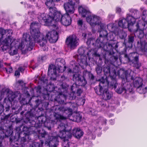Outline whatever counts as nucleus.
<instances>
[{"label":"nucleus","mask_w":147,"mask_h":147,"mask_svg":"<svg viewBox=\"0 0 147 147\" xmlns=\"http://www.w3.org/2000/svg\"><path fill=\"white\" fill-rule=\"evenodd\" d=\"M113 74L112 75L110 73V78L111 80L110 86L112 88H114L117 93L121 94L123 92L128 94L134 93L132 87L129 82H125V80H122L121 84H119L117 83L116 79L117 76L116 71H114Z\"/></svg>","instance_id":"f257e3e1"},{"label":"nucleus","mask_w":147,"mask_h":147,"mask_svg":"<svg viewBox=\"0 0 147 147\" xmlns=\"http://www.w3.org/2000/svg\"><path fill=\"white\" fill-rule=\"evenodd\" d=\"M37 40H34L31 36L27 34H24L23 35V41L21 42L19 47L18 48L21 50L25 49V51H30L33 49L35 43L36 42L39 43L40 46L44 47L47 43L46 39L42 40L40 38L36 39Z\"/></svg>","instance_id":"f03ea898"},{"label":"nucleus","mask_w":147,"mask_h":147,"mask_svg":"<svg viewBox=\"0 0 147 147\" xmlns=\"http://www.w3.org/2000/svg\"><path fill=\"white\" fill-rule=\"evenodd\" d=\"M69 86L65 83H63L60 86L59 88V94L56 98V100L58 102L63 103L64 102L67 97H69V98L70 100H72L75 99L76 96L75 93L74 92V88H75L73 85L71 86V89L72 92L69 94H68L67 90L68 89Z\"/></svg>","instance_id":"7ed1b4c3"},{"label":"nucleus","mask_w":147,"mask_h":147,"mask_svg":"<svg viewBox=\"0 0 147 147\" xmlns=\"http://www.w3.org/2000/svg\"><path fill=\"white\" fill-rule=\"evenodd\" d=\"M62 16L60 12L57 11L55 9H51L49 15L43 13L39 16L38 19L40 23L44 22L46 24H49L54 21H61Z\"/></svg>","instance_id":"20e7f679"},{"label":"nucleus","mask_w":147,"mask_h":147,"mask_svg":"<svg viewBox=\"0 0 147 147\" xmlns=\"http://www.w3.org/2000/svg\"><path fill=\"white\" fill-rule=\"evenodd\" d=\"M12 34V31L11 30L8 29L7 30H4L2 28H0V34L1 37L6 35L7 37L5 38L2 42L3 46L1 47V49L3 51H6L11 46H13L15 44V40L12 39L11 35Z\"/></svg>","instance_id":"39448f33"},{"label":"nucleus","mask_w":147,"mask_h":147,"mask_svg":"<svg viewBox=\"0 0 147 147\" xmlns=\"http://www.w3.org/2000/svg\"><path fill=\"white\" fill-rule=\"evenodd\" d=\"M78 11L82 17H87V21L92 26L101 24V19L100 17L95 15H90L91 13L89 10H87L82 6L78 8Z\"/></svg>","instance_id":"423d86ee"},{"label":"nucleus","mask_w":147,"mask_h":147,"mask_svg":"<svg viewBox=\"0 0 147 147\" xmlns=\"http://www.w3.org/2000/svg\"><path fill=\"white\" fill-rule=\"evenodd\" d=\"M135 35L140 39V40L137 42V46L139 48L140 51L145 55H147V42L143 40L142 39L144 36V33L142 30H136L135 32Z\"/></svg>","instance_id":"0eeeda50"},{"label":"nucleus","mask_w":147,"mask_h":147,"mask_svg":"<svg viewBox=\"0 0 147 147\" xmlns=\"http://www.w3.org/2000/svg\"><path fill=\"white\" fill-rule=\"evenodd\" d=\"M98 81L100 82L98 86L99 88L96 87L94 88V89L98 95L101 96L104 93V91H107L109 81L108 80L107 77L106 76L102 77L101 78L98 80Z\"/></svg>","instance_id":"6e6552de"},{"label":"nucleus","mask_w":147,"mask_h":147,"mask_svg":"<svg viewBox=\"0 0 147 147\" xmlns=\"http://www.w3.org/2000/svg\"><path fill=\"white\" fill-rule=\"evenodd\" d=\"M124 57L136 69H139L141 66V63L139 62L138 55L136 53H131L129 55L125 54Z\"/></svg>","instance_id":"1a4fd4ad"},{"label":"nucleus","mask_w":147,"mask_h":147,"mask_svg":"<svg viewBox=\"0 0 147 147\" xmlns=\"http://www.w3.org/2000/svg\"><path fill=\"white\" fill-rule=\"evenodd\" d=\"M40 26V24L36 22H34L31 23L30 26V34L32 38L34 40H37L36 39L40 38L42 40L44 38V36L41 35L39 29ZM38 41V40H37Z\"/></svg>","instance_id":"9d476101"},{"label":"nucleus","mask_w":147,"mask_h":147,"mask_svg":"<svg viewBox=\"0 0 147 147\" xmlns=\"http://www.w3.org/2000/svg\"><path fill=\"white\" fill-rule=\"evenodd\" d=\"M67 106H61L57 108L58 113L61 112L70 115L72 114L73 111H76L77 108V104L75 103L70 102L67 104Z\"/></svg>","instance_id":"9b49d317"},{"label":"nucleus","mask_w":147,"mask_h":147,"mask_svg":"<svg viewBox=\"0 0 147 147\" xmlns=\"http://www.w3.org/2000/svg\"><path fill=\"white\" fill-rule=\"evenodd\" d=\"M79 40L75 35L70 36L66 40V43L68 47L71 49H74L78 45Z\"/></svg>","instance_id":"f8f14e48"},{"label":"nucleus","mask_w":147,"mask_h":147,"mask_svg":"<svg viewBox=\"0 0 147 147\" xmlns=\"http://www.w3.org/2000/svg\"><path fill=\"white\" fill-rule=\"evenodd\" d=\"M59 129V137L61 139L71 138L72 136V134L69 131H65V124L61 123L58 127Z\"/></svg>","instance_id":"ddd939ff"},{"label":"nucleus","mask_w":147,"mask_h":147,"mask_svg":"<svg viewBox=\"0 0 147 147\" xmlns=\"http://www.w3.org/2000/svg\"><path fill=\"white\" fill-rule=\"evenodd\" d=\"M127 20L124 18H120L118 22L119 26L123 28H128L134 24L135 20L131 16H127Z\"/></svg>","instance_id":"4468645a"},{"label":"nucleus","mask_w":147,"mask_h":147,"mask_svg":"<svg viewBox=\"0 0 147 147\" xmlns=\"http://www.w3.org/2000/svg\"><path fill=\"white\" fill-rule=\"evenodd\" d=\"M134 86L137 88L138 91L140 93H145L146 92L147 87L144 89L142 88L143 85L142 80L140 78H136L134 82Z\"/></svg>","instance_id":"2eb2a0df"},{"label":"nucleus","mask_w":147,"mask_h":147,"mask_svg":"<svg viewBox=\"0 0 147 147\" xmlns=\"http://www.w3.org/2000/svg\"><path fill=\"white\" fill-rule=\"evenodd\" d=\"M43 39H48L50 42H55L58 39V34L57 32L55 30L48 32L46 36H44Z\"/></svg>","instance_id":"dca6fc26"},{"label":"nucleus","mask_w":147,"mask_h":147,"mask_svg":"<svg viewBox=\"0 0 147 147\" xmlns=\"http://www.w3.org/2000/svg\"><path fill=\"white\" fill-rule=\"evenodd\" d=\"M117 74L122 79V80H125V82H128L131 80H132L134 79V78L130 74H128L127 71H125L121 69L118 71Z\"/></svg>","instance_id":"f3484780"},{"label":"nucleus","mask_w":147,"mask_h":147,"mask_svg":"<svg viewBox=\"0 0 147 147\" xmlns=\"http://www.w3.org/2000/svg\"><path fill=\"white\" fill-rule=\"evenodd\" d=\"M73 79L76 84L79 86H84L87 83V82L84 78L78 73L73 75Z\"/></svg>","instance_id":"a211bd4d"},{"label":"nucleus","mask_w":147,"mask_h":147,"mask_svg":"<svg viewBox=\"0 0 147 147\" xmlns=\"http://www.w3.org/2000/svg\"><path fill=\"white\" fill-rule=\"evenodd\" d=\"M68 0L69 1L68 2L64 4V8L66 12V13L70 14L74 12L75 3L74 1V0Z\"/></svg>","instance_id":"6ab92c4d"},{"label":"nucleus","mask_w":147,"mask_h":147,"mask_svg":"<svg viewBox=\"0 0 147 147\" xmlns=\"http://www.w3.org/2000/svg\"><path fill=\"white\" fill-rule=\"evenodd\" d=\"M65 63V61L63 59H58L56 60L55 67L59 72H62L65 70L66 67L64 66Z\"/></svg>","instance_id":"aec40b11"},{"label":"nucleus","mask_w":147,"mask_h":147,"mask_svg":"<svg viewBox=\"0 0 147 147\" xmlns=\"http://www.w3.org/2000/svg\"><path fill=\"white\" fill-rule=\"evenodd\" d=\"M47 142H48L51 147H57L59 145V141L58 136H50L47 139Z\"/></svg>","instance_id":"412c9836"},{"label":"nucleus","mask_w":147,"mask_h":147,"mask_svg":"<svg viewBox=\"0 0 147 147\" xmlns=\"http://www.w3.org/2000/svg\"><path fill=\"white\" fill-rule=\"evenodd\" d=\"M69 14L66 13L61 16V22L63 25L68 26L71 24V18L69 16Z\"/></svg>","instance_id":"4be33fe9"},{"label":"nucleus","mask_w":147,"mask_h":147,"mask_svg":"<svg viewBox=\"0 0 147 147\" xmlns=\"http://www.w3.org/2000/svg\"><path fill=\"white\" fill-rule=\"evenodd\" d=\"M146 20H142L138 21L136 25L137 30H143L146 29L147 25V23L146 22Z\"/></svg>","instance_id":"5701e85b"},{"label":"nucleus","mask_w":147,"mask_h":147,"mask_svg":"<svg viewBox=\"0 0 147 147\" xmlns=\"http://www.w3.org/2000/svg\"><path fill=\"white\" fill-rule=\"evenodd\" d=\"M56 68L55 65L51 64L49 67L48 74L51 77L56 75Z\"/></svg>","instance_id":"b1692460"},{"label":"nucleus","mask_w":147,"mask_h":147,"mask_svg":"<svg viewBox=\"0 0 147 147\" xmlns=\"http://www.w3.org/2000/svg\"><path fill=\"white\" fill-rule=\"evenodd\" d=\"M72 133L73 136L77 138H80L83 134V132L79 128H74L72 130Z\"/></svg>","instance_id":"393cba45"},{"label":"nucleus","mask_w":147,"mask_h":147,"mask_svg":"<svg viewBox=\"0 0 147 147\" xmlns=\"http://www.w3.org/2000/svg\"><path fill=\"white\" fill-rule=\"evenodd\" d=\"M131 13V16H131L134 19V23L136 22V19L140 18V14L139 11L136 10L131 9L130 11Z\"/></svg>","instance_id":"a878e982"},{"label":"nucleus","mask_w":147,"mask_h":147,"mask_svg":"<svg viewBox=\"0 0 147 147\" xmlns=\"http://www.w3.org/2000/svg\"><path fill=\"white\" fill-rule=\"evenodd\" d=\"M104 39L98 38L95 41L94 47L96 49H98L102 47L104 45L103 41Z\"/></svg>","instance_id":"bb28decb"},{"label":"nucleus","mask_w":147,"mask_h":147,"mask_svg":"<svg viewBox=\"0 0 147 147\" xmlns=\"http://www.w3.org/2000/svg\"><path fill=\"white\" fill-rule=\"evenodd\" d=\"M115 33L118 34L120 38L125 39L127 36L126 33L123 32L122 30H119L118 28H116L115 30Z\"/></svg>","instance_id":"cd10ccee"},{"label":"nucleus","mask_w":147,"mask_h":147,"mask_svg":"<svg viewBox=\"0 0 147 147\" xmlns=\"http://www.w3.org/2000/svg\"><path fill=\"white\" fill-rule=\"evenodd\" d=\"M136 38V36L134 34H131L128 36L127 43L129 44V47H132L133 43L134 42Z\"/></svg>","instance_id":"c85d7f7f"},{"label":"nucleus","mask_w":147,"mask_h":147,"mask_svg":"<svg viewBox=\"0 0 147 147\" xmlns=\"http://www.w3.org/2000/svg\"><path fill=\"white\" fill-rule=\"evenodd\" d=\"M5 92L6 93V94L10 100H13L16 97V95L9 89H6Z\"/></svg>","instance_id":"c756f323"},{"label":"nucleus","mask_w":147,"mask_h":147,"mask_svg":"<svg viewBox=\"0 0 147 147\" xmlns=\"http://www.w3.org/2000/svg\"><path fill=\"white\" fill-rule=\"evenodd\" d=\"M102 98L105 100H109L112 96V94L108 92V88H107V91H104V93L102 94Z\"/></svg>","instance_id":"7c9ffc66"},{"label":"nucleus","mask_w":147,"mask_h":147,"mask_svg":"<svg viewBox=\"0 0 147 147\" xmlns=\"http://www.w3.org/2000/svg\"><path fill=\"white\" fill-rule=\"evenodd\" d=\"M118 53L116 52H114L113 51L109 52V55L112 56L110 58V60L112 62H115L118 59Z\"/></svg>","instance_id":"2f4dec72"},{"label":"nucleus","mask_w":147,"mask_h":147,"mask_svg":"<svg viewBox=\"0 0 147 147\" xmlns=\"http://www.w3.org/2000/svg\"><path fill=\"white\" fill-rule=\"evenodd\" d=\"M54 1L53 0H46V2L45 3L46 5L49 8V12H50V9H55V8L54 7H53L55 6V4L54 3Z\"/></svg>","instance_id":"473e14b6"},{"label":"nucleus","mask_w":147,"mask_h":147,"mask_svg":"<svg viewBox=\"0 0 147 147\" xmlns=\"http://www.w3.org/2000/svg\"><path fill=\"white\" fill-rule=\"evenodd\" d=\"M113 45L109 43L108 45H105L104 44L103 46H102L103 49L104 50L109 53V52L113 51Z\"/></svg>","instance_id":"72a5a7b5"},{"label":"nucleus","mask_w":147,"mask_h":147,"mask_svg":"<svg viewBox=\"0 0 147 147\" xmlns=\"http://www.w3.org/2000/svg\"><path fill=\"white\" fill-rule=\"evenodd\" d=\"M35 129V127H34L31 126L29 127L28 133H24V134H25V138L26 139L28 138L29 139V135L33 133Z\"/></svg>","instance_id":"f704fd0d"},{"label":"nucleus","mask_w":147,"mask_h":147,"mask_svg":"<svg viewBox=\"0 0 147 147\" xmlns=\"http://www.w3.org/2000/svg\"><path fill=\"white\" fill-rule=\"evenodd\" d=\"M99 33L100 35L99 38L104 40L107 38L108 34L107 31L106 30H100Z\"/></svg>","instance_id":"c9c22d12"},{"label":"nucleus","mask_w":147,"mask_h":147,"mask_svg":"<svg viewBox=\"0 0 147 147\" xmlns=\"http://www.w3.org/2000/svg\"><path fill=\"white\" fill-rule=\"evenodd\" d=\"M59 107H57V108H55V109L56 111L57 112V113H54V116L55 118V119L57 120L60 119H66L65 117L63 116L62 115H60L58 114V113H58L57 109V108ZM63 113V112H60V113Z\"/></svg>","instance_id":"e433bc0d"},{"label":"nucleus","mask_w":147,"mask_h":147,"mask_svg":"<svg viewBox=\"0 0 147 147\" xmlns=\"http://www.w3.org/2000/svg\"><path fill=\"white\" fill-rule=\"evenodd\" d=\"M95 42V41L94 39L92 38H88L86 42L89 48L94 47Z\"/></svg>","instance_id":"4c0bfd02"},{"label":"nucleus","mask_w":147,"mask_h":147,"mask_svg":"<svg viewBox=\"0 0 147 147\" xmlns=\"http://www.w3.org/2000/svg\"><path fill=\"white\" fill-rule=\"evenodd\" d=\"M73 116L74 117L73 119H72L74 121L79 122L81 121L82 116L80 114L78 113H75L74 114Z\"/></svg>","instance_id":"58836bf2"},{"label":"nucleus","mask_w":147,"mask_h":147,"mask_svg":"<svg viewBox=\"0 0 147 147\" xmlns=\"http://www.w3.org/2000/svg\"><path fill=\"white\" fill-rule=\"evenodd\" d=\"M16 43L13 46H11L10 48L9 51L10 55H13L16 54L17 53V51L15 46Z\"/></svg>","instance_id":"ea45409f"},{"label":"nucleus","mask_w":147,"mask_h":147,"mask_svg":"<svg viewBox=\"0 0 147 147\" xmlns=\"http://www.w3.org/2000/svg\"><path fill=\"white\" fill-rule=\"evenodd\" d=\"M38 79L39 80L38 82L41 84H45L46 86L47 85L48 80L45 77L42 76L41 77H39L38 78Z\"/></svg>","instance_id":"a19ab883"},{"label":"nucleus","mask_w":147,"mask_h":147,"mask_svg":"<svg viewBox=\"0 0 147 147\" xmlns=\"http://www.w3.org/2000/svg\"><path fill=\"white\" fill-rule=\"evenodd\" d=\"M69 138L63 139L62 142V146L63 147H69V142L68 140Z\"/></svg>","instance_id":"79ce46f5"},{"label":"nucleus","mask_w":147,"mask_h":147,"mask_svg":"<svg viewBox=\"0 0 147 147\" xmlns=\"http://www.w3.org/2000/svg\"><path fill=\"white\" fill-rule=\"evenodd\" d=\"M86 48L85 47H81L78 50V53L80 55H82L84 53L85 49Z\"/></svg>","instance_id":"37998d69"},{"label":"nucleus","mask_w":147,"mask_h":147,"mask_svg":"<svg viewBox=\"0 0 147 147\" xmlns=\"http://www.w3.org/2000/svg\"><path fill=\"white\" fill-rule=\"evenodd\" d=\"M39 147H51V146L48 142H47V140H46L45 143L41 142L40 144H39Z\"/></svg>","instance_id":"c03bdc74"},{"label":"nucleus","mask_w":147,"mask_h":147,"mask_svg":"<svg viewBox=\"0 0 147 147\" xmlns=\"http://www.w3.org/2000/svg\"><path fill=\"white\" fill-rule=\"evenodd\" d=\"M146 18H147V10L144 9L142 11V20H145Z\"/></svg>","instance_id":"a18cd8bd"},{"label":"nucleus","mask_w":147,"mask_h":147,"mask_svg":"<svg viewBox=\"0 0 147 147\" xmlns=\"http://www.w3.org/2000/svg\"><path fill=\"white\" fill-rule=\"evenodd\" d=\"M103 71L106 74L110 73V67L109 66H105L103 68Z\"/></svg>","instance_id":"49530a36"},{"label":"nucleus","mask_w":147,"mask_h":147,"mask_svg":"<svg viewBox=\"0 0 147 147\" xmlns=\"http://www.w3.org/2000/svg\"><path fill=\"white\" fill-rule=\"evenodd\" d=\"M41 89V87L40 86H38L34 88L35 91L38 94H40V93Z\"/></svg>","instance_id":"de8ad7c7"},{"label":"nucleus","mask_w":147,"mask_h":147,"mask_svg":"<svg viewBox=\"0 0 147 147\" xmlns=\"http://www.w3.org/2000/svg\"><path fill=\"white\" fill-rule=\"evenodd\" d=\"M5 69L8 73H10L12 72V68L11 67H8L7 68H5Z\"/></svg>","instance_id":"09e8293b"},{"label":"nucleus","mask_w":147,"mask_h":147,"mask_svg":"<svg viewBox=\"0 0 147 147\" xmlns=\"http://www.w3.org/2000/svg\"><path fill=\"white\" fill-rule=\"evenodd\" d=\"M87 74L90 79L92 80H94V77L92 73L90 72H88L87 73Z\"/></svg>","instance_id":"8fccbe9b"},{"label":"nucleus","mask_w":147,"mask_h":147,"mask_svg":"<svg viewBox=\"0 0 147 147\" xmlns=\"http://www.w3.org/2000/svg\"><path fill=\"white\" fill-rule=\"evenodd\" d=\"M39 145L38 143L35 142L30 144L29 147H39Z\"/></svg>","instance_id":"3c124183"},{"label":"nucleus","mask_w":147,"mask_h":147,"mask_svg":"<svg viewBox=\"0 0 147 147\" xmlns=\"http://www.w3.org/2000/svg\"><path fill=\"white\" fill-rule=\"evenodd\" d=\"M69 80V79L67 77H65L64 75H62L61 77L60 81H68Z\"/></svg>","instance_id":"603ef678"},{"label":"nucleus","mask_w":147,"mask_h":147,"mask_svg":"<svg viewBox=\"0 0 147 147\" xmlns=\"http://www.w3.org/2000/svg\"><path fill=\"white\" fill-rule=\"evenodd\" d=\"M41 136L42 138H46V140H47V139L50 136H49L48 134L46 132H44L43 134H41Z\"/></svg>","instance_id":"864d4df0"},{"label":"nucleus","mask_w":147,"mask_h":147,"mask_svg":"<svg viewBox=\"0 0 147 147\" xmlns=\"http://www.w3.org/2000/svg\"><path fill=\"white\" fill-rule=\"evenodd\" d=\"M95 112L96 111L94 109H90L89 112V113L92 115H94L96 114Z\"/></svg>","instance_id":"5fc2aeb1"},{"label":"nucleus","mask_w":147,"mask_h":147,"mask_svg":"<svg viewBox=\"0 0 147 147\" xmlns=\"http://www.w3.org/2000/svg\"><path fill=\"white\" fill-rule=\"evenodd\" d=\"M4 111V106L1 103H0V114H1Z\"/></svg>","instance_id":"6e6d98bb"},{"label":"nucleus","mask_w":147,"mask_h":147,"mask_svg":"<svg viewBox=\"0 0 147 147\" xmlns=\"http://www.w3.org/2000/svg\"><path fill=\"white\" fill-rule=\"evenodd\" d=\"M96 71L97 73H100L102 71V68L100 66L97 67L96 68Z\"/></svg>","instance_id":"4d7b16f0"},{"label":"nucleus","mask_w":147,"mask_h":147,"mask_svg":"<svg viewBox=\"0 0 147 147\" xmlns=\"http://www.w3.org/2000/svg\"><path fill=\"white\" fill-rule=\"evenodd\" d=\"M107 28L109 30H113L114 27L112 24H109L107 26Z\"/></svg>","instance_id":"13d9d810"},{"label":"nucleus","mask_w":147,"mask_h":147,"mask_svg":"<svg viewBox=\"0 0 147 147\" xmlns=\"http://www.w3.org/2000/svg\"><path fill=\"white\" fill-rule=\"evenodd\" d=\"M29 127H28L26 126H24L22 128V130L24 132H25V133H28V130Z\"/></svg>","instance_id":"bf43d9fd"},{"label":"nucleus","mask_w":147,"mask_h":147,"mask_svg":"<svg viewBox=\"0 0 147 147\" xmlns=\"http://www.w3.org/2000/svg\"><path fill=\"white\" fill-rule=\"evenodd\" d=\"M82 90L80 89H78L77 90V91L76 94L78 96H80V95L81 93L82 92Z\"/></svg>","instance_id":"052dcab7"},{"label":"nucleus","mask_w":147,"mask_h":147,"mask_svg":"<svg viewBox=\"0 0 147 147\" xmlns=\"http://www.w3.org/2000/svg\"><path fill=\"white\" fill-rule=\"evenodd\" d=\"M10 106L9 105H7L5 107V112H8L10 110Z\"/></svg>","instance_id":"680f3d73"},{"label":"nucleus","mask_w":147,"mask_h":147,"mask_svg":"<svg viewBox=\"0 0 147 147\" xmlns=\"http://www.w3.org/2000/svg\"><path fill=\"white\" fill-rule=\"evenodd\" d=\"M4 134L2 131L0 130V139H2L3 138Z\"/></svg>","instance_id":"e2e57ef3"},{"label":"nucleus","mask_w":147,"mask_h":147,"mask_svg":"<svg viewBox=\"0 0 147 147\" xmlns=\"http://www.w3.org/2000/svg\"><path fill=\"white\" fill-rule=\"evenodd\" d=\"M5 120L4 116L0 114V122H1Z\"/></svg>","instance_id":"0e129e2a"},{"label":"nucleus","mask_w":147,"mask_h":147,"mask_svg":"<svg viewBox=\"0 0 147 147\" xmlns=\"http://www.w3.org/2000/svg\"><path fill=\"white\" fill-rule=\"evenodd\" d=\"M78 24L79 25L82 26L83 24L82 21V20H79L78 22Z\"/></svg>","instance_id":"69168bd1"},{"label":"nucleus","mask_w":147,"mask_h":147,"mask_svg":"<svg viewBox=\"0 0 147 147\" xmlns=\"http://www.w3.org/2000/svg\"><path fill=\"white\" fill-rule=\"evenodd\" d=\"M10 115V114H8V115H5V116H4L5 119L7 120L9 117Z\"/></svg>","instance_id":"338daca9"},{"label":"nucleus","mask_w":147,"mask_h":147,"mask_svg":"<svg viewBox=\"0 0 147 147\" xmlns=\"http://www.w3.org/2000/svg\"><path fill=\"white\" fill-rule=\"evenodd\" d=\"M105 26L104 25H103L102 24H101L100 25V27L101 28V30H105Z\"/></svg>","instance_id":"774afa93"}]
</instances>
